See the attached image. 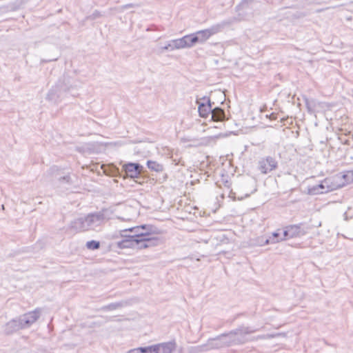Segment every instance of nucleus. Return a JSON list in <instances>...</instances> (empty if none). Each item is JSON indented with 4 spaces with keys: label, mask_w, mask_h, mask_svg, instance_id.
I'll list each match as a JSON object with an SVG mask.
<instances>
[{
    "label": "nucleus",
    "mask_w": 353,
    "mask_h": 353,
    "mask_svg": "<svg viewBox=\"0 0 353 353\" xmlns=\"http://www.w3.org/2000/svg\"><path fill=\"white\" fill-rule=\"evenodd\" d=\"M122 239L116 243L119 249L135 248L145 249L159 245L161 240L157 235L161 230L151 224H141L129 228L120 232Z\"/></svg>",
    "instance_id": "f257e3e1"
},
{
    "label": "nucleus",
    "mask_w": 353,
    "mask_h": 353,
    "mask_svg": "<svg viewBox=\"0 0 353 353\" xmlns=\"http://www.w3.org/2000/svg\"><path fill=\"white\" fill-rule=\"evenodd\" d=\"M79 95L77 81L68 74H63L54 86L48 91L46 99L58 103L63 99Z\"/></svg>",
    "instance_id": "f03ea898"
},
{
    "label": "nucleus",
    "mask_w": 353,
    "mask_h": 353,
    "mask_svg": "<svg viewBox=\"0 0 353 353\" xmlns=\"http://www.w3.org/2000/svg\"><path fill=\"white\" fill-rule=\"evenodd\" d=\"M106 210L89 213L86 216L77 218L70 222V228L77 232L95 230L101 225L106 219Z\"/></svg>",
    "instance_id": "7ed1b4c3"
},
{
    "label": "nucleus",
    "mask_w": 353,
    "mask_h": 353,
    "mask_svg": "<svg viewBox=\"0 0 353 353\" xmlns=\"http://www.w3.org/2000/svg\"><path fill=\"white\" fill-rule=\"evenodd\" d=\"M107 174L112 176H122L124 179L130 178L135 182L141 183V179H143L142 173L144 172V168L139 163L128 162L123 165L121 171L114 165L110 166V171H105Z\"/></svg>",
    "instance_id": "20e7f679"
},
{
    "label": "nucleus",
    "mask_w": 353,
    "mask_h": 353,
    "mask_svg": "<svg viewBox=\"0 0 353 353\" xmlns=\"http://www.w3.org/2000/svg\"><path fill=\"white\" fill-rule=\"evenodd\" d=\"M339 187L340 185L333 183L331 179L326 178L319 184L308 187L307 193L310 195L325 194L336 190Z\"/></svg>",
    "instance_id": "39448f33"
},
{
    "label": "nucleus",
    "mask_w": 353,
    "mask_h": 353,
    "mask_svg": "<svg viewBox=\"0 0 353 353\" xmlns=\"http://www.w3.org/2000/svg\"><path fill=\"white\" fill-rule=\"evenodd\" d=\"M308 227H305L303 223L285 226L283 230V239H289L301 237L308 232Z\"/></svg>",
    "instance_id": "423d86ee"
},
{
    "label": "nucleus",
    "mask_w": 353,
    "mask_h": 353,
    "mask_svg": "<svg viewBox=\"0 0 353 353\" xmlns=\"http://www.w3.org/2000/svg\"><path fill=\"white\" fill-rule=\"evenodd\" d=\"M256 329L252 327L240 326L239 327L232 330L234 338L235 339L236 345H242L248 341L247 335L256 332Z\"/></svg>",
    "instance_id": "0eeeda50"
},
{
    "label": "nucleus",
    "mask_w": 353,
    "mask_h": 353,
    "mask_svg": "<svg viewBox=\"0 0 353 353\" xmlns=\"http://www.w3.org/2000/svg\"><path fill=\"white\" fill-rule=\"evenodd\" d=\"M196 103L199 116L202 118H207L212 112L214 103H211L210 97L204 96L201 99H197Z\"/></svg>",
    "instance_id": "6e6552de"
},
{
    "label": "nucleus",
    "mask_w": 353,
    "mask_h": 353,
    "mask_svg": "<svg viewBox=\"0 0 353 353\" xmlns=\"http://www.w3.org/2000/svg\"><path fill=\"white\" fill-rule=\"evenodd\" d=\"M41 310L39 307L33 311L28 312L23 315H21L19 319L22 323L23 329L30 327L34 323H35L40 317Z\"/></svg>",
    "instance_id": "1a4fd4ad"
},
{
    "label": "nucleus",
    "mask_w": 353,
    "mask_h": 353,
    "mask_svg": "<svg viewBox=\"0 0 353 353\" xmlns=\"http://www.w3.org/2000/svg\"><path fill=\"white\" fill-rule=\"evenodd\" d=\"M23 329V327L22 325V323L21 322L19 317H18L12 319L5 324L3 326V333L6 335H11Z\"/></svg>",
    "instance_id": "9d476101"
},
{
    "label": "nucleus",
    "mask_w": 353,
    "mask_h": 353,
    "mask_svg": "<svg viewBox=\"0 0 353 353\" xmlns=\"http://www.w3.org/2000/svg\"><path fill=\"white\" fill-rule=\"evenodd\" d=\"M277 167V162L272 157H268L265 159H262L259 163V170L263 174H267L272 170L276 169Z\"/></svg>",
    "instance_id": "9b49d317"
},
{
    "label": "nucleus",
    "mask_w": 353,
    "mask_h": 353,
    "mask_svg": "<svg viewBox=\"0 0 353 353\" xmlns=\"http://www.w3.org/2000/svg\"><path fill=\"white\" fill-rule=\"evenodd\" d=\"M234 21V19H229L224 20L212 26L210 28H207L210 36H212L218 32H221L225 28L230 26Z\"/></svg>",
    "instance_id": "f8f14e48"
},
{
    "label": "nucleus",
    "mask_w": 353,
    "mask_h": 353,
    "mask_svg": "<svg viewBox=\"0 0 353 353\" xmlns=\"http://www.w3.org/2000/svg\"><path fill=\"white\" fill-rule=\"evenodd\" d=\"M157 353H172L175 350L176 344L174 341L155 344Z\"/></svg>",
    "instance_id": "ddd939ff"
},
{
    "label": "nucleus",
    "mask_w": 353,
    "mask_h": 353,
    "mask_svg": "<svg viewBox=\"0 0 353 353\" xmlns=\"http://www.w3.org/2000/svg\"><path fill=\"white\" fill-rule=\"evenodd\" d=\"M210 115L211 120L214 121H223L226 120L225 110L220 107H215L214 108H212Z\"/></svg>",
    "instance_id": "4468645a"
},
{
    "label": "nucleus",
    "mask_w": 353,
    "mask_h": 353,
    "mask_svg": "<svg viewBox=\"0 0 353 353\" xmlns=\"http://www.w3.org/2000/svg\"><path fill=\"white\" fill-rule=\"evenodd\" d=\"M280 230H278L276 232L272 233V236L265 239L264 241L262 239L259 242L261 245H268L270 243H275L279 242L283 240H285V239H283V236H281Z\"/></svg>",
    "instance_id": "2eb2a0df"
},
{
    "label": "nucleus",
    "mask_w": 353,
    "mask_h": 353,
    "mask_svg": "<svg viewBox=\"0 0 353 353\" xmlns=\"http://www.w3.org/2000/svg\"><path fill=\"white\" fill-rule=\"evenodd\" d=\"M220 337L223 340V345H225V347L236 345L232 330L230 331L229 332L220 334Z\"/></svg>",
    "instance_id": "dca6fc26"
},
{
    "label": "nucleus",
    "mask_w": 353,
    "mask_h": 353,
    "mask_svg": "<svg viewBox=\"0 0 353 353\" xmlns=\"http://www.w3.org/2000/svg\"><path fill=\"white\" fill-rule=\"evenodd\" d=\"M223 340L221 339L220 335L213 339H210L208 341L207 346L208 349H220L225 347L223 345Z\"/></svg>",
    "instance_id": "f3484780"
},
{
    "label": "nucleus",
    "mask_w": 353,
    "mask_h": 353,
    "mask_svg": "<svg viewBox=\"0 0 353 353\" xmlns=\"http://www.w3.org/2000/svg\"><path fill=\"white\" fill-rule=\"evenodd\" d=\"M193 34L196 39V44L203 43L210 37L207 29L199 30Z\"/></svg>",
    "instance_id": "a211bd4d"
},
{
    "label": "nucleus",
    "mask_w": 353,
    "mask_h": 353,
    "mask_svg": "<svg viewBox=\"0 0 353 353\" xmlns=\"http://www.w3.org/2000/svg\"><path fill=\"white\" fill-rule=\"evenodd\" d=\"M127 305L126 301H119V302H115V303H111L108 305H104L101 307L99 310L101 311H112L115 310L119 308H121Z\"/></svg>",
    "instance_id": "6ab92c4d"
},
{
    "label": "nucleus",
    "mask_w": 353,
    "mask_h": 353,
    "mask_svg": "<svg viewBox=\"0 0 353 353\" xmlns=\"http://www.w3.org/2000/svg\"><path fill=\"white\" fill-rule=\"evenodd\" d=\"M182 39L184 41L183 44L185 48H190L196 45V39L193 33L183 36Z\"/></svg>",
    "instance_id": "aec40b11"
},
{
    "label": "nucleus",
    "mask_w": 353,
    "mask_h": 353,
    "mask_svg": "<svg viewBox=\"0 0 353 353\" xmlns=\"http://www.w3.org/2000/svg\"><path fill=\"white\" fill-rule=\"evenodd\" d=\"M146 164L148 168L152 171L161 172L163 170V165L157 163V161L148 160L147 161Z\"/></svg>",
    "instance_id": "412c9836"
},
{
    "label": "nucleus",
    "mask_w": 353,
    "mask_h": 353,
    "mask_svg": "<svg viewBox=\"0 0 353 353\" xmlns=\"http://www.w3.org/2000/svg\"><path fill=\"white\" fill-rule=\"evenodd\" d=\"M85 246L90 250H96L100 248V242L95 240H91L86 242Z\"/></svg>",
    "instance_id": "4be33fe9"
},
{
    "label": "nucleus",
    "mask_w": 353,
    "mask_h": 353,
    "mask_svg": "<svg viewBox=\"0 0 353 353\" xmlns=\"http://www.w3.org/2000/svg\"><path fill=\"white\" fill-rule=\"evenodd\" d=\"M183 40L182 39V37L180 39H173L172 40V46L174 50H179L182 48H185L183 44Z\"/></svg>",
    "instance_id": "5701e85b"
},
{
    "label": "nucleus",
    "mask_w": 353,
    "mask_h": 353,
    "mask_svg": "<svg viewBox=\"0 0 353 353\" xmlns=\"http://www.w3.org/2000/svg\"><path fill=\"white\" fill-rule=\"evenodd\" d=\"M155 347L156 346H154V345L145 347H139V350L141 353H157Z\"/></svg>",
    "instance_id": "b1692460"
},
{
    "label": "nucleus",
    "mask_w": 353,
    "mask_h": 353,
    "mask_svg": "<svg viewBox=\"0 0 353 353\" xmlns=\"http://www.w3.org/2000/svg\"><path fill=\"white\" fill-rule=\"evenodd\" d=\"M343 178L345 179L347 183H351L353 182V170L347 171L343 175Z\"/></svg>",
    "instance_id": "393cba45"
},
{
    "label": "nucleus",
    "mask_w": 353,
    "mask_h": 353,
    "mask_svg": "<svg viewBox=\"0 0 353 353\" xmlns=\"http://www.w3.org/2000/svg\"><path fill=\"white\" fill-rule=\"evenodd\" d=\"M140 6L139 4L137 3H128L125 4L121 6L120 10H125L128 8H139Z\"/></svg>",
    "instance_id": "a878e982"
},
{
    "label": "nucleus",
    "mask_w": 353,
    "mask_h": 353,
    "mask_svg": "<svg viewBox=\"0 0 353 353\" xmlns=\"http://www.w3.org/2000/svg\"><path fill=\"white\" fill-rule=\"evenodd\" d=\"M59 181L61 182V183H66L68 184H72V180H71V178L70 176V175H65V176H61L59 179Z\"/></svg>",
    "instance_id": "bb28decb"
},
{
    "label": "nucleus",
    "mask_w": 353,
    "mask_h": 353,
    "mask_svg": "<svg viewBox=\"0 0 353 353\" xmlns=\"http://www.w3.org/2000/svg\"><path fill=\"white\" fill-rule=\"evenodd\" d=\"M101 16V13L98 10H94L92 15L90 17L91 19H96Z\"/></svg>",
    "instance_id": "cd10ccee"
},
{
    "label": "nucleus",
    "mask_w": 353,
    "mask_h": 353,
    "mask_svg": "<svg viewBox=\"0 0 353 353\" xmlns=\"http://www.w3.org/2000/svg\"><path fill=\"white\" fill-rule=\"evenodd\" d=\"M172 40L170 41L169 43H168L166 46L162 47V50H174L173 46L172 45Z\"/></svg>",
    "instance_id": "c85d7f7f"
},
{
    "label": "nucleus",
    "mask_w": 353,
    "mask_h": 353,
    "mask_svg": "<svg viewBox=\"0 0 353 353\" xmlns=\"http://www.w3.org/2000/svg\"><path fill=\"white\" fill-rule=\"evenodd\" d=\"M254 0H243L237 6L236 10H239L241 7H243L245 4L253 1Z\"/></svg>",
    "instance_id": "c756f323"
},
{
    "label": "nucleus",
    "mask_w": 353,
    "mask_h": 353,
    "mask_svg": "<svg viewBox=\"0 0 353 353\" xmlns=\"http://www.w3.org/2000/svg\"><path fill=\"white\" fill-rule=\"evenodd\" d=\"M304 101H305V105L307 108L308 110L310 111L311 109H310V100L307 97H305L304 98Z\"/></svg>",
    "instance_id": "7c9ffc66"
},
{
    "label": "nucleus",
    "mask_w": 353,
    "mask_h": 353,
    "mask_svg": "<svg viewBox=\"0 0 353 353\" xmlns=\"http://www.w3.org/2000/svg\"><path fill=\"white\" fill-rule=\"evenodd\" d=\"M350 153H352V155H350V161L353 162V150H347V152H346V154H345V157Z\"/></svg>",
    "instance_id": "2f4dec72"
},
{
    "label": "nucleus",
    "mask_w": 353,
    "mask_h": 353,
    "mask_svg": "<svg viewBox=\"0 0 353 353\" xmlns=\"http://www.w3.org/2000/svg\"><path fill=\"white\" fill-rule=\"evenodd\" d=\"M269 118L271 119V120H276L277 117H276V114L274 112L271 113L270 115H269Z\"/></svg>",
    "instance_id": "473e14b6"
},
{
    "label": "nucleus",
    "mask_w": 353,
    "mask_h": 353,
    "mask_svg": "<svg viewBox=\"0 0 353 353\" xmlns=\"http://www.w3.org/2000/svg\"><path fill=\"white\" fill-rule=\"evenodd\" d=\"M128 353H141V352H139V347L138 348H135V349H132V350H130L128 352Z\"/></svg>",
    "instance_id": "72a5a7b5"
},
{
    "label": "nucleus",
    "mask_w": 353,
    "mask_h": 353,
    "mask_svg": "<svg viewBox=\"0 0 353 353\" xmlns=\"http://www.w3.org/2000/svg\"><path fill=\"white\" fill-rule=\"evenodd\" d=\"M58 59V58H53V59H48V60H46V59H43L42 60V62L43 63H48V62H50V61H57Z\"/></svg>",
    "instance_id": "f704fd0d"
},
{
    "label": "nucleus",
    "mask_w": 353,
    "mask_h": 353,
    "mask_svg": "<svg viewBox=\"0 0 353 353\" xmlns=\"http://www.w3.org/2000/svg\"><path fill=\"white\" fill-rule=\"evenodd\" d=\"M344 144L349 145V141L347 139H345L344 141H343Z\"/></svg>",
    "instance_id": "c9c22d12"
},
{
    "label": "nucleus",
    "mask_w": 353,
    "mask_h": 353,
    "mask_svg": "<svg viewBox=\"0 0 353 353\" xmlns=\"http://www.w3.org/2000/svg\"><path fill=\"white\" fill-rule=\"evenodd\" d=\"M225 185L226 187L230 188V185L228 184V183H228V181H226L225 182Z\"/></svg>",
    "instance_id": "e433bc0d"
},
{
    "label": "nucleus",
    "mask_w": 353,
    "mask_h": 353,
    "mask_svg": "<svg viewBox=\"0 0 353 353\" xmlns=\"http://www.w3.org/2000/svg\"><path fill=\"white\" fill-rule=\"evenodd\" d=\"M77 151H79V152H82V150H81L80 148H77Z\"/></svg>",
    "instance_id": "4c0bfd02"
},
{
    "label": "nucleus",
    "mask_w": 353,
    "mask_h": 353,
    "mask_svg": "<svg viewBox=\"0 0 353 353\" xmlns=\"http://www.w3.org/2000/svg\"><path fill=\"white\" fill-rule=\"evenodd\" d=\"M248 196H250V194H247L245 195V197H248Z\"/></svg>",
    "instance_id": "58836bf2"
}]
</instances>
